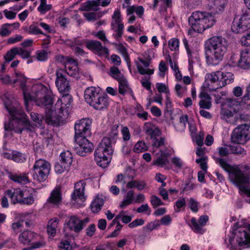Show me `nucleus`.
Instances as JSON below:
<instances>
[{
    "label": "nucleus",
    "mask_w": 250,
    "mask_h": 250,
    "mask_svg": "<svg viewBox=\"0 0 250 250\" xmlns=\"http://www.w3.org/2000/svg\"><path fill=\"white\" fill-rule=\"evenodd\" d=\"M114 244L107 243L105 246H100L96 248L95 250H114Z\"/></svg>",
    "instance_id": "62"
},
{
    "label": "nucleus",
    "mask_w": 250,
    "mask_h": 250,
    "mask_svg": "<svg viewBox=\"0 0 250 250\" xmlns=\"http://www.w3.org/2000/svg\"><path fill=\"white\" fill-rule=\"evenodd\" d=\"M69 167H65L62 163L59 162L56 163L55 165V171L58 174H61L65 171L68 170Z\"/></svg>",
    "instance_id": "46"
},
{
    "label": "nucleus",
    "mask_w": 250,
    "mask_h": 250,
    "mask_svg": "<svg viewBox=\"0 0 250 250\" xmlns=\"http://www.w3.org/2000/svg\"><path fill=\"white\" fill-rule=\"evenodd\" d=\"M36 237L37 234L33 231L25 230L21 232L19 236L20 243L25 246L32 245L30 248L23 249V250H30L42 247L43 244L41 242L39 241L34 242Z\"/></svg>",
    "instance_id": "11"
},
{
    "label": "nucleus",
    "mask_w": 250,
    "mask_h": 250,
    "mask_svg": "<svg viewBox=\"0 0 250 250\" xmlns=\"http://www.w3.org/2000/svg\"><path fill=\"white\" fill-rule=\"evenodd\" d=\"M23 39V37L20 35H16L15 37L9 38L7 41L8 44H14L21 41Z\"/></svg>",
    "instance_id": "58"
},
{
    "label": "nucleus",
    "mask_w": 250,
    "mask_h": 250,
    "mask_svg": "<svg viewBox=\"0 0 250 250\" xmlns=\"http://www.w3.org/2000/svg\"><path fill=\"white\" fill-rule=\"evenodd\" d=\"M30 117L34 122L38 123L40 125L42 124V121L44 118L42 115L34 112L30 113Z\"/></svg>",
    "instance_id": "47"
},
{
    "label": "nucleus",
    "mask_w": 250,
    "mask_h": 250,
    "mask_svg": "<svg viewBox=\"0 0 250 250\" xmlns=\"http://www.w3.org/2000/svg\"><path fill=\"white\" fill-rule=\"evenodd\" d=\"M169 163V161L166 158H164L161 156H158L157 159L153 161V164L160 166L161 167H164Z\"/></svg>",
    "instance_id": "44"
},
{
    "label": "nucleus",
    "mask_w": 250,
    "mask_h": 250,
    "mask_svg": "<svg viewBox=\"0 0 250 250\" xmlns=\"http://www.w3.org/2000/svg\"><path fill=\"white\" fill-rule=\"evenodd\" d=\"M144 131L147 135L150 137V138L161 134L160 129L150 123L145 124Z\"/></svg>",
    "instance_id": "27"
},
{
    "label": "nucleus",
    "mask_w": 250,
    "mask_h": 250,
    "mask_svg": "<svg viewBox=\"0 0 250 250\" xmlns=\"http://www.w3.org/2000/svg\"><path fill=\"white\" fill-rule=\"evenodd\" d=\"M136 66L137 67L138 71L139 73L141 75H151L154 73L153 69H145L142 66L140 65L137 62H136Z\"/></svg>",
    "instance_id": "49"
},
{
    "label": "nucleus",
    "mask_w": 250,
    "mask_h": 250,
    "mask_svg": "<svg viewBox=\"0 0 250 250\" xmlns=\"http://www.w3.org/2000/svg\"><path fill=\"white\" fill-rule=\"evenodd\" d=\"M60 157L61 158L60 162L65 165V167H70L73 161L71 153L69 151H64L61 153Z\"/></svg>",
    "instance_id": "31"
},
{
    "label": "nucleus",
    "mask_w": 250,
    "mask_h": 250,
    "mask_svg": "<svg viewBox=\"0 0 250 250\" xmlns=\"http://www.w3.org/2000/svg\"><path fill=\"white\" fill-rule=\"evenodd\" d=\"M233 80V75L230 72L218 71L207 73L205 76V81L203 87L208 88L210 91H215L227 84L231 83Z\"/></svg>",
    "instance_id": "6"
},
{
    "label": "nucleus",
    "mask_w": 250,
    "mask_h": 250,
    "mask_svg": "<svg viewBox=\"0 0 250 250\" xmlns=\"http://www.w3.org/2000/svg\"><path fill=\"white\" fill-rule=\"evenodd\" d=\"M9 23H5L2 25L1 30L0 31V36L2 37H6L9 36L11 31L8 29V27H10Z\"/></svg>",
    "instance_id": "51"
},
{
    "label": "nucleus",
    "mask_w": 250,
    "mask_h": 250,
    "mask_svg": "<svg viewBox=\"0 0 250 250\" xmlns=\"http://www.w3.org/2000/svg\"><path fill=\"white\" fill-rule=\"evenodd\" d=\"M237 225V223L234 225L229 243L225 240L227 247L230 250H241L242 247H250V229L238 228Z\"/></svg>",
    "instance_id": "4"
},
{
    "label": "nucleus",
    "mask_w": 250,
    "mask_h": 250,
    "mask_svg": "<svg viewBox=\"0 0 250 250\" xmlns=\"http://www.w3.org/2000/svg\"><path fill=\"white\" fill-rule=\"evenodd\" d=\"M231 29L235 34H243L249 31L250 22L247 20V16L243 15L239 19L235 18L232 21Z\"/></svg>",
    "instance_id": "13"
},
{
    "label": "nucleus",
    "mask_w": 250,
    "mask_h": 250,
    "mask_svg": "<svg viewBox=\"0 0 250 250\" xmlns=\"http://www.w3.org/2000/svg\"><path fill=\"white\" fill-rule=\"evenodd\" d=\"M59 220L54 218L50 220L48 222L47 232L49 235L54 237L56 234Z\"/></svg>",
    "instance_id": "32"
},
{
    "label": "nucleus",
    "mask_w": 250,
    "mask_h": 250,
    "mask_svg": "<svg viewBox=\"0 0 250 250\" xmlns=\"http://www.w3.org/2000/svg\"><path fill=\"white\" fill-rule=\"evenodd\" d=\"M12 118V120L5 122L4 128L5 131H13L16 133L21 134L22 129L20 128V118L18 117V110L15 107L7 108Z\"/></svg>",
    "instance_id": "12"
},
{
    "label": "nucleus",
    "mask_w": 250,
    "mask_h": 250,
    "mask_svg": "<svg viewBox=\"0 0 250 250\" xmlns=\"http://www.w3.org/2000/svg\"><path fill=\"white\" fill-rule=\"evenodd\" d=\"M199 105L201 108L209 109L212 105L211 99L201 100Z\"/></svg>",
    "instance_id": "48"
},
{
    "label": "nucleus",
    "mask_w": 250,
    "mask_h": 250,
    "mask_svg": "<svg viewBox=\"0 0 250 250\" xmlns=\"http://www.w3.org/2000/svg\"><path fill=\"white\" fill-rule=\"evenodd\" d=\"M26 160L25 154L16 150H13V160L16 163H22Z\"/></svg>",
    "instance_id": "40"
},
{
    "label": "nucleus",
    "mask_w": 250,
    "mask_h": 250,
    "mask_svg": "<svg viewBox=\"0 0 250 250\" xmlns=\"http://www.w3.org/2000/svg\"><path fill=\"white\" fill-rule=\"evenodd\" d=\"M208 6L216 13L223 11L227 3L226 0H209Z\"/></svg>",
    "instance_id": "25"
},
{
    "label": "nucleus",
    "mask_w": 250,
    "mask_h": 250,
    "mask_svg": "<svg viewBox=\"0 0 250 250\" xmlns=\"http://www.w3.org/2000/svg\"><path fill=\"white\" fill-rule=\"evenodd\" d=\"M189 205L190 208L192 211L194 212H196L198 211V202L196 201H195L193 198H190L189 199Z\"/></svg>",
    "instance_id": "59"
},
{
    "label": "nucleus",
    "mask_w": 250,
    "mask_h": 250,
    "mask_svg": "<svg viewBox=\"0 0 250 250\" xmlns=\"http://www.w3.org/2000/svg\"><path fill=\"white\" fill-rule=\"evenodd\" d=\"M51 169L48 162L43 159L37 160L33 167V177L39 182H42L47 178Z\"/></svg>",
    "instance_id": "9"
},
{
    "label": "nucleus",
    "mask_w": 250,
    "mask_h": 250,
    "mask_svg": "<svg viewBox=\"0 0 250 250\" xmlns=\"http://www.w3.org/2000/svg\"><path fill=\"white\" fill-rule=\"evenodd\" d=\"M56 85L59 91L62 92H67L70 90L69 81L65 77V71L63 69L59 68L56 71Z\"/></svg>",
    "instance_id": "14"
},
{
    "label": "nucleus",
    "mask_w": 250,
    "mask_h": 250,
    "mask_svg": "<svg viewBox=\"0 0 250 250\" xmlns=\"http://www.w3.org/2000/svg\"><path fill=\"white\" fill-rule=\"evenodd\" d=\"M168 45L171 50H177L179 49V41L175 38L172 39L169 41Z\"/></svg>",
    "instance_id": "54"
},
{
    "label": "nucleus",
    "mask_w": 250,
    "mask_h": 250,
    "mask_svg": "<svg viewBox=\"0 0 250 250\" xmlns=\"http://www.w3.org/2000/svg\"><path fill=\"white\" fill-rule=\"evenodd\" d=\"M236 110L234 108V111L232 112L228 109H224L222 111V118L225 120L227 122L231 124H236L237 123V113L235 112Z\"/></svg>",
    "instance_id": "23"
},
{
    "label": "nucleus",
    "mask_w": 250,
    "mask_h": 250,
    "mask_svg": "<svg viewBox=\"0 0 250 250\" xmlns=\"http://www.w3.org/2000/svg\"><path fill=\"white\" fill-rule=\"evenodd\" d=\"M228 48L227 40L221 36H214L208 40V48L211 53L207 56V62L209 65H216L223 60Z\"/></svg>",
    "instance_id": "3"
},
{
    "label": "nucleus",
    "mask_w": 250,
    "mask_h": 250,
    "mask_svg": "<svg viewBox=\"0 0 250 250\" xmlns=\"http://www.w3.org/2000/svg\"><path fill=\"white\" fill-rule=\"evenodd\" d=\"M18 55L21 56L24 59L29 58L30 57V52L28 50H24L22 48L17 47Z\"/></svg>",
    "instance_id": "55"
},
{
    "label": "nucleus",
    "mask_w": 250,
    "mask_h": 250,
    "mask_svg": "<svg viewBox=\"0 0 250 250\" xmlns=\"http://www.w3.org/2000/svg\"><path fill=\"white\" fill-rule=\"evenodd\" d=\"M113 137H104L94 152L95 160L98 166L105 168L108 165L113 150L112 145L116 143L117 133H114Z\"/></svg>",
    "instance_id": "5"
},
{
    "label": "nucleus",
    "mask_w": 250,
    "mask_h": 250,
    "mask_svg": "<svg viewBox=\"0 0 250 250\" xmlns=\"http://www.w3.org/2000/svg\"><path fill=\"white\" fill-rule=\"evenodd\" d=\"M145 221L142 219H137L130 223L128 226L131 228L136 227L138 226L142 225L144 224Z\"/></svg>",
    "instance_id": "63"
},
{
    "label": "nucleus",
    "mask_w": 250,
    "mask_h": 250,
    "mask_svg": "<svg viewBox=\"0 0 250 250\" xmlns=\"http://www.w3.org/2000/svg\"><path fill=\"white\" fill-rule=\"evenodd\" d=\"M20 123H21V125H20V128L22 129L21 134L23 131L33 132L36 126L34 124H31L30 121L26 118H20Z\"/></svg>",
    "instance_id": "29"
},
{
    "label": "nucleus",
    "mask_w": 250,
    "mask_h": 250,
    "mask_svg": "<svg viewBox=\"0 0 250 250\" xmlns=\"http://www.w3.org/2000/svg\"><path fill=\"white\" fill-rule=\"evenodd\" d=\"M96 226L95 224H91L85 229L86 235L89 237H92L95 233Z\"/></svg>",
    "instance_id": "61"
},
{
    "label": "nucleus",
    "mask_w": 250,
    "mask_h": 250,
    "mask_svg": "<svg viewBox=\"0 0 250 250\" xmlns=\"http://www.w3.org/2000/svg\"><path fill=\"white\" fill-rule=\"evenodd\" d=\"M230 153L236 154H246V151L240 146H230Z\"/></svg>",
    "instance_id": "45"
},
{
    "label": "nucleus",
    "mask_w": 250,
    "mask_h": 250,
    "mask_svg": "<svg viewBox=\"0 0 250 250\" xmlns=\"http://www.w3.org/2000/svg\"><path fill=\"white\" fill-rule=\"evenodd\" d=\"M237 123L240 122H248L250 121V115L245 113H237Z\"/></svg>",
    "instance_id": "57"
},
{
    "label": "nucleus",
    "mask_w": 250,
    "mask_h": 250,
    "mask_svg": "<svg viewBox=\"0 0 250 250\" xmlns=\"http://www.w3.org/2000/svg\"><path fill=\"white\" fill-rule=\"evenodd\" d=\"M100 93L99 90L95 87H87L84 94L85 102L90 105Z\"/></svg>",
    "instance_id": "20"
},
{
    "label": "nucleus",
    "mask_w": 250,
    "mask_h": 250,
    "mask_svg": "<svg viewBox=\"0 0 250 250\" xmlns=\"http://www.w3.org/2000/svg\"><path fill=\"white\" fill-rule=\"evenodd\" d=\"M108 104V97L106 95L100 93L90 105L97 110H103L106 108Z\"/></svg>",
    "instance_id": "19"
},
{
    "label": "nucleus",
    "mask_w": 250,
    "mask_h": 250,
    "mask_svg": "<svg viewBox=\"0 0 250 250\" xmlns=\"http://www.w3.org/2000/svg\"><path fill=\"white\" fill-rule=\"evenodd\" d=\"M134 192L133 190H129L125 196V199L121 202L119 207L124 208L128 205L131 204L134 201Z\"/></svg>",
    "instance_id": "33"
},
{
    "label": "nucleus",
    "mask_w": 250,
    "mask_h": 250,
    "mask_svg": "<svg viewBox=\"0 0 250 250\" xmlns=\"http://www.w3.org/2000/svg\"><path fill=\"white\" fill-rule=\"evenodd\" d=\"M91 122L88 119H83L75 124V142L76 146L74 150L75 152L81 156H85L86 153L92 151L93 145L86 138L90 135Z\"/></svg>",
    "instance_id": "2"
},
{
    "label": "nucleus",
    "mask_w": 250,
    "mask_h": 250,
    "mask_svg": "<svg viewBox=\"0 0 250 250\" xmlns=\"http://www.w3.org/2000/svg\"><path fill=\"white\" fill-rule=\"evenodd\" d=\"M242 101L248 107H250V85L247 87L246 93L243 97Z\"/></svg>",
    "instance_id": "53"
},
{
    "label": "nucleus",
    "mask_w": 250,
    "mask_h": 250,
    "mask_svg": "<svg viewBox=\"0 0 250 250\" xmlns=\"http://www.w3.org/2000/svg\"><path fill=\"white\" fill-rule=\"evenodd\" d=\"M160 136L151 138L152 140V145L154 147L158 148L165 145V138Z\"/></svg>",
    "instance_id": "41"
},
{
    "label": "nucleus",
    "mask_w": 250,
    "mask_h": 250,
    "mask_svg": "<svg viewBox=\"0 0 250 250\" xmlns=\"http://www.w3.org/2000/svg\"><path fill=\"white\" fill-rule=\"evenodd\" d=\"M156 87L160 93H168L169 90L166 85L163 83H157Z\"/></svg>",
    "instance_id": "60"
},
{
    "label": "nucleus",
    "mask_w": 250,
    "mask_h": 250,
    "mask_svg": "<svg viewBox=\"0 0 250 250\" xmlns=\"http://www.w3.org/2000/svg\"><path fill=\"white\" fill-rule=\"evenodd\" d=\"M85 185V183L83 181H80L75 185L74 190L71 195L73 200L77 201L78 200H84V191Z\"/></svg>",
    "instance_id": "18"
},
{
    "label": "nucleus",
    "mask_w": 250,
    "mask_h": 250,
    "mask_svg": "<svg viewBox=\"0 0 250 250\" xmlns=\"http://www.w3.org/2000/svg\"><path fill=\"white\" fill-rule=\"evenodd\" d=\"M136 174L129 176V179H131V180L127 183L126 188L128 189L136 188L138 190H143L146 186V182L142 180H134Z\"/></svg>",
    "instance_id": "22"
},
{
    "label": "nucleus",
    "mask_w": 250,
    "mask_h": 250,
    "mask_svg": "<svg viewBox=\"0 0 250 250\" xmlns=\"http://www.w3.org/2000/svg\"><path fill=\"white\" fill-rule=\"evenodd\" d=\"M104 202V198L102 196L97 195L91 204L90 207L92 211L94 213H97L100 211Z\"/></svg>",
    "instance_id": "28"
},
{
    "label": "nucleus",
    "mask_w": 250,
    "mask_h": 250,
    "mask_svg": "<svg viewBox=\"0 0 250 250\" xmlns=\"http://www.w3.org/2000/svg\"><path fill=\"white\" fill-rule=\"evenodd\" d=\"M59 247L65 250H71L72 249V247L67 241H62L59 244Z\"/></svg>",
    "instance_id": "64"
},
{
    "label": "nucleus",
    "mask_w": 250,
    "mask_h": 250,
    "mask_svg": "<svg viewBox=\"0 0 250 250\" xmlns=\"http://www.w3.org/2000/svg\"><path fill=\"white\" fill-rule=\"evenodd\" d=\"M215 21V19L211 14L205 12H194L188 18V22L192 29L198 33H202L212 27Z\"/></svg>",
    "instance_id": "7"
},
{
    "label": "nucleus",
    "mask_w": 250,
    "mask_h": 250,
    "mask_svg": "<svg viewBox=\"0 0 250 250\" xmlns=\"http://www.w3.org/2000/svg\"><path fill=\"white\" fill-rule=\"evenodd\" d=\"M250 124L238 125L233 131L231 139L232 142L237 144H244L250 139Z\"/></svg>",
    "instance_id": "10"
},
{
    "label": "nucleus",
    "mask_w": 250,
    "mask_h": 250,
    "mask_svg": "<svg viewBox=\"0 0 250 250\" xmlns=\"http://www.w3.org/2000/svg\"><path fill=\"white\" fill-rule=\"evenodd\" d=\"M32 91L35 94L33 99L36 101V104L45 107V122L48 124H57L61 120L68 116L71 103L72 102V96L68 94H64L61 99H58L55 105V109L50 107L53 102V97L50 91H48L46 87L42 85L33 86Z\"/></svg>",
    "instance_id": "1"
},
{
    "label": "nucleus",
    "mask_w": 250,
    "mask_h": 250,
    "mask_svg": "<svg viewBox=\"0 0 250 250\" xmlns=\"http://www.w3.org/2000/svg\"><path fill=\"white\" fill-rule=\"evenodd\" d=\"M18 50L17 47H15L11 48L7 52L6 54L4 56L6 63H9L14 59L16 55H18Z\"/></svg>",
    "instance_id": "39"
},
{
    "label": "nucleus",
    "mask_w": 250,
    "mask_h": 250,
    "mask_svg": "<svg viewBox=\"0 0 250 250\" xmlns=\"http://www.w3.org/2000/svg\"><path fill=\"white\" fill-rule=\"evenodd\" d=\"M62 199L60 190L56 188L51 192L50 197L47 199V202L54 205H57L61 202Z\"/></svg>",
    "instance_id": "30"
},
{
    "label": "nucleus",
    "mask_w": 250,
    "mask_h": 250,
    "mask_svg": "<svg viewBox=\"0 0 250 250\" xmlns=\"http://www.w3.org/2000/svg\"><path fill=\"white\" fill-rule=\"evenodd\" d=\"M89 221V219L87 217L81 220L75 216H71L66 224V228L78 233L83 229L84 227Z\"/></svg>",
    "instance_id": "15"
},
{
    "label": "nucleus",
    "mask_w": 250,
    "mask_h": 250,
    "mask_svg": "<svg viewBox=\"0 0 250 250\" xmlns=\"http://www.w3.org/2000/svg\"><path fill=\"white\" fill-rule=\"evenodd\" d=\"M150 203L154 208H156L159 206L164 205V203L161 200L155 195L151 196Z\"/></svg>",
    "instance_id": "50"
},
{
    "label": "nucleus",
    "mask_w": 250,
    "mask_h": 250,
    "mask_svg": "<svg viewBox=\"0 0 250 250\" xmlns=\"http://www.w3.org/2000/svg\"><path fill=\"white\" fill-rule=\"evenodd\" d=\"M6 195L11 199L13 204L19 203L21 205H32L34 202V198L32 194H28L26 191H23L20 188L13 190L8 189L5 192Z\"/></svg>",
    "instance_id": "8"
},
{
    "label": "nucleus",
    "mask_w": 250,
    "mask_h": 250,
    "mask_svg": "<svg viewBox=\"0 0 250 250\" xmlns=\"http://www.w3.org/2000/svg\"><path fill=\"white\" fill-rule=\"evenodd\" d=\"M189 62V69H193V64L195 62L199 61V56L198 53L195 51H192L191 50L187 51Z\"/></svg>",
    "instance_id": "36"
},
{
    "label": "nucleus",
    "mask_w": 250,
    "mask_h": 250,
    "mask_svg": "<svg viewBox=\"0 0 250 250\" xmlns=\"http://www.w3.org/2000/svg\"><path fill=\"white\" fill-rule=\"evenodd\" d=\"M238 64L243 69H247L250 67V52L247 50L242 51L240 59L238 61Z\"/></svg>",
    "instance_id": "26"
},
{
    "label": "nucleus",
    "mask_w": 250,
    "mask_h": 250,
    "mask_svg": "<svg viewBox=\"0 0 250 250\" xmlns=\"http://www.w3.org/2000/svg\"><path fill=\"white\" fill-rule=\"evenodd\" d=\"M190 227L192 230L196 233L203 234L205 229H204V227L198 222V221L194 217L191 219V225Z\"/></svg>",
    "instance_id": "34"
},
{
    "label": "nucleus",
    "mask_w": 250,
    "mask_h": 250,
    "mask_svg": "<svg viewBox=\"0 0 250 250\" xmlns=\"http://www.w3.org/2000/svg\"><path fill=\"white\" fill-rule=\"evenodd\" d=\"M10 178L15 182L21 184H26L29 182V179L27 176L25 174H12L9 175Z\"/></svg>",
    "instance_id": "35"
},
{
    "label": "nucleus",
    "mask_w": 250,
    "mask_h": 250,
    "mask_svg": "<svg viewBox=\"0 0 250 250\" xmlns=\"http://www.w3.org/2000/svg\"><path fill=\"white\" fill-rule=\"evenodd\" d=\"M86 47L90 50L94 51L99 56H103L108 54L107 48L103 46L101 42L98 41L91 40L86 42Z\"/></svg>",
    "instance_id": "17"
},
{
    "label": "nucleus",
    "mask_w": 250,
    "mask_h": 250,
    "mask_svg": "<svg viewBox=\"0 0 250 250\" xmlns=\"http://www.w3.org/2000/svg\"><path fill=\"white\" fill-rule=\"evenodd\" d=\"M37 59L40 61H45L47 59V53L45 50L38 51L36 53Z\"/></svg>",
    "instance_id": "56"
},
{
    "label": "nucleus",
    "mask_w": 250,
    "mask_h": 250,
    "mask_svg": "<svg viewBox=\"0 0 250 250\" xmlns=\"http://www.w3.org/2000/svg\"><path fill=\"white\" fill-rule=\"evenodd\" d=\"M25 31H27L28 34H33V35H37V34H44L40 29L36 25L34 24H31L29 26V28L27 29V27L24 28Z\"/></svg>",
    "instance_id": "43"
},
{
    "label": "nucleus",
    "mask_w": 250,
    "mask_h": 250,
    "mask_svg": "<svg viewBox=\"0 0 250 250\" xmlns=\"http://www.w3.org/2000/svg\"><path fill=\"white\" fill-rule=\"evenodd\" d=\"M119 82V92L122 95L125 93L131 92L129 88L128 83L125 79L124 78Z\"/></svg>",
    "instance_id": "38"
},
{
    "label": "nucleus",
    "mask_w": 250,
    "mask_h": 250,
    "mask_svg": "<svg viewBox=\"0 0 250 250\" xmlns=\"http://www.w3.org/2000/svg\"><path fill=\"white\" fill-rule=\"evenodd\" d=\"M65 74L67 73L68 75L71 77L78 78L80 77L79 73L78 71V68L77 65H73L72 66H68L65 67V70H64Z\"/></svg>",
    "instance_id": "37"
},
{
    "label": "nucleus",
    "mask_w": 250,
    "mask_h": 250,
    "mask_svg": "<svg viewBox=\"0 0 250 250\" xmlns=\"http://www.w3.org/2000/svg\"><path fill=\"white\" fill-rule=\"evenodd\" d=\"M112 19L113 21L111 22L112 28L117 32V34L114 36L118 39L122 36L123 30L124 27L123 23L121 22L120 13L118 11H115L112 16Z\"/></svg>",
    "instance_id": "16"
},
{
    "label": "nucleus",
    "mask_w": 250,
    "mask_h": 250,
    "mask_svg": "<svg viewBox=\"0 0 250 250\" xmlns=\"http://www.w3.org/2000/svg\"><path fill=\"white\" fill-rule=\"evenodd\" d=\"M111 0H97L87 1L84 3L83 6L80 8L81 11L90 10L93 9V7L97 6L98 5H102V6H107L110 3Z\"/></svg>",
    "instance_id": "21"
},
{
    "label": "nucleus",
    "mask_w": 250,
    "mask_h": 250,
    "mask_svg": "<svg viewBox=\"0 0 250 250\" xmlns=\"http://www.w3.org/2000/svg\"><path fill=\"white\" fill-rule=\"evenodd\" d=\"M240 42L242 45L245 46H250V30L247 32L245 35H243L240 39Z\"/></svg>",
    "instance_id": "52"
},
{
    "label": "nucleus",
    "mask_w": 250,
    "mask_h": 250,
    "mask_svg": "<svg viewBox=\"0 0 250 250\" xmlns=\"http://www.w3.org/2000/svg\"><path fill=\"white\" fill-rule=\"evenodd\" d=\"M16 78L13 81V83H16L18 82L20 83V87L22 89L23 93L24 94V97L26 101L28 100H31L32 98L30 97V96H29V97L26 96L25 94V89H26V84L27 82V78L21 73H16Z\"/></svg>",
    "instance_id": "24"
},
{
    "label": "nucleus",
    "mask_w": 250,
    "mask_h": 250,
    "mask_svg": "<svg viewBox=\"0 0 250 250\" xmlns=\"http://www.w3.org/2000/svg\"><path fill=\"white\" fill-rule=\"evenodd\" d=\"M148 149V146H146L144 141H138L134 147V151L135 152L139 153Z\"/></svg>",
    "instance_id": "42"
}]
</instances>
